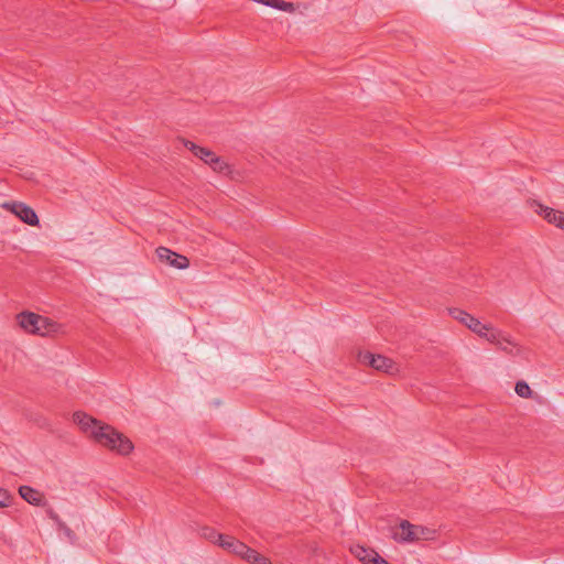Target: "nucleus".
<instances>
[{"label":"nucleus","instance_id":"8","mask_svg":"<svg viewBox=\"0 0 564 564\" xmlns=\"http://www.w3.org/2000/svg\"><path fill=\"white\" fill-rule=\"evenodd\" d=\"M536 206L535 212L542 215L547 223L555 225L558 228L564 229V213L554 210L553 208L543 206L536 202L533 203Z\"/></svg>","mask_w":564,"mask_h":564},{"label":"nucleus","instance_id":"14","mask_svg":"<svg viewBox=\"0 0 564 564\" xmlns=\"http://www.w3.org/2000/svg\"><path fill=\"white\" fill-rule=\"evenodd\" d=\"M351 553L364 564H372L373 555L378 554L375 550L366 549L360 545L352 547Z\"/></svg>","mask_w":564,"mask_h":564},{"label":"nucleus","instance_id":"4","mask_svg":"<svg viewBox=\"0 0 564 564\" xmlns=\"http://www.w3.org/2000/svg\"><path fill=\"white\" fill-rule=\"evenodd\" d=\"M358 360L364 365L370 366L376 370L383 371L387 373H393L395 369L392 359L382 355H373L369 351L359 352Z\"/></svg>","mask_w":564,"mask_h":564},{"label":"nucleus","instance_id":"1","mask_svg":"<svg viewBox=\"0 0 564 564\" xmlns=\"http://www.w3.org/2000/svg\"><path fill=\"white\" fill-rule=\"evenodd\" d=\"M73 421L88 433L102 446L116 451L120 455H128L133 451L132 442L111 425L104 424L85 412L77 411L73 414Z\"/></svg>","mask_w":564,"mask_h":564},{"label":"nucleus","instance_id":"17","mask_svg":"<svg viewBox=\"0 0 564 564\" xmlns=\"http://www.w3.org/2000/svg\"><path fill=\"white\" fill-rule=\"evenodd\" d=\"M264 6L285 12H293L295 10L294 3L284 0H268V2H264Z\"/></svg>","mask_w":564,"mask_h":564},{"label":"nucleus","instance_id":"18","mask_svg":"<svg viewBox=\"0 0 564 564\" xmlns=\"http://www.w3.org/2000/svg\"><path fill=\"white\" fill-rule=\"evenodd\" d=\"M514 390L521 398H530L532 395V390L525 381H518Z\"/></svg>","mask_w":564,"mask_h":564},{"label":"nucleus","instance_id":"11","mask_svg":"<svg viewBox=\"0 0 564 564\" xmlns=\"http://www.w3.org/2000/svg\"><path fill=\"white\" fill-rule=\"evenodd\" d=\"M481 338L486 339L487 341L496 345L497 347L501 345V341H505L506 344L514 346V343L509 336L503 335L501 330L495 329L491 326V330H482L480 334Z\"/></svg>","mask_w":564,"mask_h":564},{"label":"nucleus","instance_id":"5","mask_svg":"<svg viewBox=\"0 0 564 564\" xmlns=\"http://www.w3.org/2000/svg\"><path fill=\"white\" fill-rule=\"evenodd\" d=\"M449 314L453 318L464 324L468 329L478 336H480L482 330H491L490 324H481L478 318L460 308H452L449 310Z\"/></svg>","mask_w":564,"mask_h":564},{"label":"nucleus","instance_id":"15","mask_svg":"<svg viewBox=\"0 0 564 564\" xmlns=\"http://www.w3.org/2000/svg\"><path fill=\"white\" fill-rule=\"evenodd\" d=\"M44 321L45 323H39L40 330H37L35 335L47 336L58 332L59 325L56 322L47 317H44Z\"/></svg>","mask_w":564,"mask_h":564},{"label":"nucleus","instance_id":"2","mask_svg":"<svg viewBox=\"0 0 564 564\" xmlns=\"http://www.w3.org/2000/svg\"><path fill=\"white\" fill-rule=\"evenodd\" d=\"M433 534L434 531L429 528L414 525L410 523L408 520H402L399 527V531H395L393 533V539L398 542L411 543L419 540L431 539Z\"/></svg>","mask_w":564,"mask_h":564},{"label":"nucleus","instance_id":"21","mask_svg":"<svg viewBox=\"0 0 564 564\" xmlns=\"http://www.w3.org/2000/svg\"><path fill=\"white\" fill-rule=\"evenodd\" d=\"M516 347H517L516 344H514V346H512V345L506 344L505 341H501V345L498 346V348L500 350H502L506 354L511 355V356H514L520 351L519 348H517V350H514Z\"/></svg>","mask_w":564,"mask_h":564},{"label":"nucleus","instance_id":"19","mask_svg":"<svg viewBox=\"0 0 564 564\" xmlns=\"http://www.w3.org/2000/svg\"><path fill=\"white\" fill-rule=\"evenodd\" d=\"M203 535L214 542V543H217L219 545V536H225L224 534H220L218 533L216 530L212 529V528H204L203 529Z\"/></svg>","mask_w":564,"mask_h":564},{"label":"nucleus","instance_id":"9","mask_svg":"<svg viewBox=\"0 0 564 564\" xmlns=\"http://www.w3.org/2000/svg\"><path fill=\"white\" fill-rule=\"evenodd\" d=\"M219 546L241 557L247 544L230 535L219 536Z\"/></svg>","mask_w":564,"mask_h":564},{"label":"nucleus","instance_id":"16","mask_svg":"<svg viewBox=\"0 0 564 564\" xmlns=\"http://www.w3.org/2000/svg\"><path fill=\"white\" fill-rule=\"evenodd\" d=\"M215 172L226 173L229 172V165L220 156L214 154L207 163Z\"/></svg>","mask_w":564,"mask_h":564},{"label":"nucleus","instance_id":"23","mask_svg":"<svg viewBox=\"0 0 564 564\" xmlns=\"http://www.w3.org/2000/svg\"><path fill=\"white\" fill-rule=\"evenodd\" d=\"M48 517L55 521V523L57 524V527H59V523H63V521L59 519L58 514L55 513L53 510H50L48 511Z\"/></svg>","mask_w":564,"mask_h":564},{"label":"nucleus","instance_id":"22","mask_svg":"<svg viewBox=\"0 0 564 564\" xmlns=\"http://www.w3.org/2000/svg\"><path fill=\"white\" fill-rule=\"evenodd\" d=\"M59 530H62L64 532V534L72 541L74 542L76 540V535L74 533L73 530H70L64 522L63 523H59V527H58Z\"/></svg>","mask_w":564,"mask_h":564},{"label":"nucleus","instance_id":"6","mask_svg":"<svg viewBox=\"0 0 564 564\" xmlns=\"http://www.w3.org/2000/svg\"><path fill=\"white\" fill-rule=\"evenodd\" d=\"M156 256L162 262L169 263L176 269H186L189 267V260L182 254H178L166 247H159Z\"/></svg>","mask_w":564,"mask_h":564},{"label":"nucleus","instance_id":"7","mask_svg":"<svg viewBox=\"0 0 564 564\" xmlns=\"http://www.w3.org/2000/svg\"><path fill=\"white\" fill-rule=\"evenodd\" d=\"M17 321L20 327L30 334L40 330L39 323H45L44 316L28 311L19 313Z\"/></svg>","mask_w":564,"mask_h":564},{"label":"nucleus","instance_id":"10","mask_svg":"<svg viewBox=\"0 0 564 564\" xmlns=\"http://www.w3.org/2000/svg\"><path fill=\"white\" fill-rule=\"evenodd\" d=\"M19 494L30 505L42 506L44 503L43 494L30 486H20Z\"/></svg>","mask_w":564,"mask_h":564},{"label":"nucleus","instance_id":"3","mask_svg":"<svg viewBox=\"0 0 564 564\" xmlns=\"http://www.w3.org/2000/svg\"><path fill=\"white\" fill-rule=\"evenodd\" d=\"M1 206L29 226H39L40 224L34 209L22 202H6Z\"/></svg>","mask_w":564,"mask_h":564},{"label":"nucleus","instance_id":"12","mask_svg":"<svg viewBox=\"0 0 564 564\" xmlns=\"http://www.w3.org/2000/svg\"><path fill=\"white\" fill-rule=\"evenodd\" d=\"M184 145L196 156L203 160L206 164L208 163V160L215 154L213 151H210L207 148H203L200 145H197L196 143L192 141H184Z\"/></svg>","mask_w":564,"mask_h":564},{"label":"nucleus","instance_id":"20","mask_svg":"<svg viewBox=\"0 0 564 564\" xmlns=\"http://www.w3.org/2000/svg\"><path fill=\"white\" fill-rule=\"evenodd\" d=\"M11 495L8 490L0 488V508L8 507L11 502Z\"/></svg>","mask_w":564,"mask_h":564},{"label":"nucleus","instance_id":"13","mask_svg":"<svg viewBox=\"0 0 564 564\" xmlns=\"http://www.w3.org/2000/svg\"><path fill=\"white\" fill-rule=\"evenodd\" d=\"M241 558L246 560L251 564H271V561L268 557L261 555L260 553L249 547L248 545L243 551Z\"/></svg>","mask_w":564,"mask_h":564}]
</instances>
